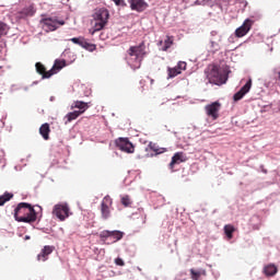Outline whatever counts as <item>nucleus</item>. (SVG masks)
I'll return each mask as SVG.
<instances>
[{
    "label": "nucleus",
    "instance_id": "nucleus-1",
    "mask_svg": "<svg viewBox=\"0 0 280 280\" xmlns=\"http://www.w3.org/2000/svg\"><path fill=\"white\" fill-rule=\"evenodd\" d=\"M14 218L16 222L31 224L36 221L37 215L31 203L21 202L14 209Z\"/></svg>",
    "mask_w": 280,
    "mask_h": 280
},
{
    "label": "nucleus",
    "instance_id": "nucleus-2",
    "mask_svg": "<svg viewBox=\"0 0 280 280\" xmlns=\"http://www.w3.org/2000/svg\"><path fill=\"white\" fill-rule=\"evenodd\" d=\"M128 52V62L133 69H140L141 62L145 56V44L144 42L140 43L138 46H131Z\"/></svg>",
    "mask_w": 280,
    "mask_h": 280
},
{
    "label": "nucleus",
    "instance_id": "nucleus-3",
    "mask_svg": "<svg viewBox=\"0 0 280 280\" xmlns=\"http://www.w3.org/2000/svg\"><path fill=\"white\" fill-rule=\"evenodd\" d=\"M206 74L211 84L220 86L226 83L229 70L228 68L220 70L217 66H209L206 70Z\"/></svg>",
    "mask_w": 280,
    "mask_h": 280
},
{
    "label": "nucleus",
    "instance_id": "nucleus-4",
    "mask_svg": "<svg viewBox=\"0 0 280 280\" xmlns=\"http://www.w3.org/2000/svg\"><path fill=\"white\" fill-rule=\"evenodd\" d=\"M109 11L106 8H98L95 10L92 18L95 20L94 32H102L108 23Z\"/></svg>",
    "mask_w": 280,
    "mask_h": 280
},
{
    "label": "nucleus",
    "instance_id": "nucleus-5",
    "mask_svg": "<svg viewBox=\"0 0 280 280\" xmlns=\"http://www.w3.org/2000/svg\"><path fill=\"white\" fill-rule=\"evenodd\" d=\"M52 215H55L61 222L69 219L72 215L69 203H56L52 208Z\"/></svg>",
    "mask_w": 280,
    "mask_h": 280
},
{
    "label": "nucleus",
    "instance_id": "nucleus-6",
    "mask_svg": "<svg viewBox=\"0 0 280 280\" xmlns=\"http://www.w3.org/2000/svg\"><path fill=\"white\" fill-rule=\"evenodd\" d=\"M42 27L46 32H56L60 26H63L66 22L63 20L58 21L57 18H47L40 21Z\"/></svg>",
    "mask_w": 280,
    "mask_h": 280
},
{
    "label": "nucleus",
    "instance_id": "nucleus-7",
    "mask_svg": "<svg viewBox=\"0 0 280 280\" xmlns=\"http://www.w3.org/2000/svg\"><path fill=\"white\" fill-rule=\"evenodd\" d=\"M221 103L219 101L212 102L205 107L207 116L212 119V121H217L220 117Z\"/></svg>",
    "mask_w": 280,
    "mask_h": 280
},
{
    "label": "nucleus",
    "instance_id": "nucleus-8",
    "mask_svg": "<svg viewBox=\"0 0 280 280\" xmlns=\"http://www.w3.org/2000/svg\"><path fill=\"white\" fill-rule=\"evenodd\" d=\"M113 199L110 196H105L101 203V217L104 221H107L112 215Z\"/></svg>",
    "mask_w": 280,
    "mask_h": 280
},
{
    "label": "nucleus",
    "instance_id": "nucleus-9",
    "mask_svg": "<svg viewBox=\"0 0 280 280\" xmlns=\"http://www.w3.org/2000/svg\"><path fill=\"white\" fill-rule=\"evenodd\" d=\"M254 23L255 22L252 21L250 19L245 20L244 23L242 24V26H240L238 28L235 30V32H234L235 37L242 38L246 34H248L252 31Z\"/></svg>",
    "mask_w": 280,
    "mask_h": 280
},
{
    "label": "nucleus",
    "instance_id": "nucleus-10",
    "mask_svg": "<svg viewBox=\"0 0 280 280\" xmlns=\"http://www.w3.org/2000/svg\"><path fill=\"white\" fill-rule=\"evenodd\" d=\"M116 145L121 152L135 153L136 148L127 138L116 140Z\"/></svg>",
    "mask_w": 280,
    "mask_h": 280
},
{
    "label": "nucleus",
    "instance_id": "nucleus-11",
    "mask_svg": "<svg viewBox=\"0 0 280 280\" xmlns=\"http://www.w3.org/2000/svg\"><path fill=\"white\" fill-rule=\"evenodd\" d=\"M128 2L131 11H136L137 13H142L150 7L145 0H128Z\"/></svg>",
    "mask_w": 280,
    "mask_h": 280
},
{
    "label": "nucleus",
    "instance_id": "nucleus-12",
    "mask_svg": "<svg viewBox=\"0 0 280 280\" xmlns=\"http://www.w3.org/2000/svg\"><path fill=\"white\" fill-rule=\"evenodd\" d=\"M36 72L42 75L44 79H49L54 75V70H46L45 66L42 62H36L35 65Z\"/></svg>",
    "mask_w": 280,
    "mask_h": 280
},
{
    "label": "nucleus",
    "instance_id": "nucleus-13",
    "mask_svg": "<svg viewBox=\"0 0 280 280\" xmlns=\"http://www.w3.org/2000/svg\"><path fill=\"white\" fill-rule=\"evenodd\" d=\"M252 89V80H248L247 83L240 90V92L235 93L233 96L234 102L241 101L246 93H248Z\"/></svg>",
    "mask_w": 280,
    "mask_h": 280
},
{
    "label": "nucleus",
    "instance_id": "nucleus-14",
    "mask_svg": "<svg viewBox=\"0 0 280 280\" xmlns=\"http://www.w3.org/2000/svg\"><path fill=\"white\" fill-rule=\"evenodd\" d=\"M184 162H186L185 153L184 152H177L171 159L170 168L173 170L175 165H178V164L184 163Z\"/></svg>",
    "mask_w": 280,
    "mask_h": 280
},
{
    "label": "nucleus",
    "instance_id": "nucleus-15",
    "mask_svg": "<svg viewBox=\"0 0 280 280\" xmlns=\"http://www.w3.org/2000/svg\"><path fill=\"white\" fill-rule=\"evenodd\" d=\"M55 252L54 246H44V249L40 250V253L37 255V260L38 261H46L49 257Z\"/></svg>",
    "mask_w": 280,
    "mask_h": 280
},
{
    "label": "nucleus",
    "instance_id": "nucleus-16",
    "mask_svg": "<svg viewBox=\"0 0 280 280\" xmlns=\"http://www.w3.org/2000/svg\"><path fill=\"white\" fill-rule=\"evenodd\" d=\"M89 104L86 102L82 101H74L71 105V109L78 108V113H81V115L89 109Z\"/></svg>",
    "mask_w": 280,
    "mask_h": 280
},
{
    "label": "nucleus",
    "instance_id": "nucleus-17",
    "mask_svg": "<svg viewBox=\"0 0 280 280\" xmlns=\"http://www.w3.org/2000/svg\"><path fill=\"white\" fill-rule=\"evenodd\" d=\"M277 272H279V268L275 264H268L264 267V273L266 277H273Z\"/></svg>",
    "mask_w": 280,
    "mask_h": 280
},
{
    "label": "nucleus",
    "instance_id": "nucleus-18",
    "mask_svg": "<svg viewBox=\"0 0 280 280\" xmlns=\"http://www.w3.org/2000/svg\"><path fill=\"white\" fill-rule=\"evenodd\" d=\"M35 14V8L33 4L30 7H24L20 12H19V18L23 19L25 16H33Z\"/></svg>",
    "mask_w": 280,
    "mask_h": 280
},
{
    "label": "nucleus",
    "instance_id": "nucleus-19",
    "mask_svg": "<svg viewBox=\"0 0 280 280\" xmlns=\"http://www.w3.org/2000/svg\"><path fill=\"white\" fill-rule=\"evenodd\" d=\"M65 67H66V60H63V59H56L52 68L50 69V71H52L54 75H56Z\"/></svg>",
    "mask_w": 280,
    "mask_h": 280
},
{
    "label": "nucleus",
    "instance_id": "nucleus-20",
    "mask_svg": "<svg viewBox=\"0 0 280 280\" xmlns=\"http://www.w3.org/2000/svg\"><path fill=\"white\" fill-rule=\"evenodd\" d=\"M50 127L49 124H44L39 127V135L44 140H49Z\"/></svg>",
    "mask_w": 280,
    "mask_h": 280
},
{
    "label": "nucleus",
    "instance_id": "nucleus-21",
    "mask_svg": "<svg viewBox=\"0 0 280 280\" xmlns=\"http://www.w3.org/2000/svg\"><path fill=\"white\" fill-rule=\"evenodd\" d=\"M190 275H191V279L192 280H200L201 277H206L207 276V270L206 269H190Z\"/></svg>",
    "mask_w": 280,
    "mask_h": 280
},
{
    "label": "nucleus",
    "instance_id": "nucleus-22",
    "mask_svg": "<svg viewBox=\"0 0 280 280\" xmlns=\"http://www.w3.org/2000/svg\"><path fill=\"white\" fill-rule=\"evenodd\" d=\"M235 231H236V229H235V226L232 225V224H226V225L224 226V233H225L226 238H228L229 241L233 240V237H234L233 234L235 233Z\"/></svg>",
    "mask_w": 280,
    "mask_h": 280
},
{
    "label": "nucleus",
    "instance_id": "nucleus-23",
    "mask_svg": "<svg viewBox=\"0 0 280 280\" xmlns=\"http://www.w3.org/2000/svg\"><path fill=\"white\" fill-rule=\"evenodd\" d=\"M125 236V232L120 231H112L110 238L113 240V243L120 242Z\"/></svg>",
    "mask_w": 280,
    "mask_h": 280
},
{
    "label": "nucleus",
    "instance_id": "nucleus-24",
    "mask_svg": "<svg viewBox=\"0 0 280 280\" xmlns=\"http://www.w3.org/2000/svg\"><path fill=\"white\" fill-rule=\"evenodd\" d=\"M81 112L74 110V112H69V114L66 115V118L68 122L77 120L81 116Z\"/></svg>",
    "mask_w": 280,
    "mask_h": 280
},
{
    "label": "nucleus",
    "instance_id": "nucleus-25",
    "mask_svg": "<svg viewBox=\"0 0 280 280\" xmlns=\"http://www.w3.org/2000/svg\"><path fill=\"white\" fill-rule=\"evenodd\" d=\"M120 203L122 205V207L125 208H131L132 206V200L130 198L129 195H125V196H121L120 198Z\"/></svg>",
    "mask_w": 280,
    "mask_h": 280
},
{
    "label": "nucleus",
    "instance_id": "nucleus-26",
    "mask_svg": "<svg viewBox=\"0 0 280 280\" xmlns=\"http://www.w3.org/2000/svg\"><path fill=\"white\" fill-rule=\"evenodd\" d=\"M13 194L8 191L0 196V207L4 206L8 201H10L13 198Z\"/></svg>",
    "mask_w": 280,
    "mask_h": 280
},
{
    "label": "nucleus",
    "instance_id": "nucleus-27",
    "mask_svg": "<svg viewBox=\"0 0 280 280\" xmlns=\"http://www.w3.org/2000/svg\"><path fill=\"white\" fill-rule=\"evenodd\" d=\"M81 47L85 48L90 52H93L96 49V45L89 43L86 39H83V42L81 43Z\"/></svg>",
    "mask_w": 280,
    "mask_h": 280
},
{
    "label": "nucleus",
    "instance_id": "nucleus-28",
    "mask_svg": "<svg viewBox=\"0 0 280 280\" xmlns=\"http://www.w3.org/2000/svg\"><path fill=\"white\" fill-rule=\"evenodd\" d=\"M172 45H174V37L166 36V39L164 40V47L162 48L163 51H167Z\"/></svg>",
    "mask_w": 280,
    "mask_h": 280
},
{
    "label": "nucleus",
    "instance_id": "nucleus-29",
    "mask_svg": "<svg viewBox=\"0 0 280 280\" xmlns=\"http://www.w3.org/2000/svg\"><path fill=\"white\" fill-rule=\"evenodd\" d=\"M180 73H183V71H180L177 67L175 68H167V74L168 78H175L176 75H179Z\"/></svg>",
    "mask_w": 280,
    "mask_h": 280
},
{
    "label": "nucleus",
    "instance_id": "nucleus-30",
    "mask_svg": "<svg viewBox=\"0 0 280 280\" xmlns=\"http://www.w3.org/2000/svg\"><path fill=\"white\" fill-rule=\"evenodd\" d=\"M112 232H113V231H107V230L102 231V232L100 233V238H101V241H102V242H106L108 238H110Z\"/></svg>",
    "mask_w": 280,
    "mask_h": 280
},
{
    "label": "nucleus",
    "instance_id": "nucleus-31",
    "mask_svg": "<svg viewBox=\"0 0 280 280\" xmlns=\"http://www.w3.org/2000/svg\"><path fill=\"white\" fill-rule=\"evenodd\" d=\"M8 24L0 21V38L7 34Z\"/></svg>",
    "mask_w": 280,
    "mask_h": 280
},
{
    "label": "nucleus",
    "instance_id": "nucleus-32",
    "mask_svg": "<svg viewBox=\"0 0 280 280\" xmlns=\"http://www.w3.org/2000/svg\"><path fill=\"white\" fill-rule=\"evenodd\" d=\"M83 40H84L83 37H72V38H70L71 43H73L74 45H80V47H81Z\"/></svg>",
    "mask_w": 280,
    "mask_h": 280
},
{
    "label": "nucleus",
    "instance_id": "nucleus-33",
    "mask_svg": "<svg viewBox=\"0 0 280 280\" xmlns=\"http://www.w3.org/2000/svg\"><path fill=\"white\" fill-rule=\"evenodd\" d=\"M176 68L180 71H185L187 69V63L185 61H179Z\"/></svg>",
    "mask_w": 280,
    "mask_h": 280
},
{
    "label": "nucleus",
    "instance_id": "nucleus-34",
    "mask_svg": "<svg viewBox=\"0 0 280 280\" xmlns=\"http://www.w3.org/2000/svg\"><path fill=\"white\" fill-rule=\"evenodd\" d=\"M115 264H116V266H119V267H124L126 265L125 261L120 257L115 259Z\"/></svg>",
    "mask_w": 280,
    "mask_h": 280
},
{
    "label": "nucleus",
    "instance_id": "nucleus-35",
    "mask_svg": "<svg viewBox=\"0 0 280 280\" xmlns=\"http://www.w3.org/2000/svg\"><path fill=\"white\" fill-rule=\"evenodd\" d=\"M117 7H126L125 0H113Z\"/></svg>",
    "mask_w": 280,
    "mask_h": 280
},
{
    "label": "nucleus",
    "instance_id": "nucleus-36",
    "mask_svg": "<svg viewBox=\"0 0 280 280\" xmlns=\"http://www.w3.org/2000/svg\"><path fill=\"white\" fill-rule=\"evenodd\" d=\"M151 149L153 152H155V154H161V153L165 152V149H163V148L156 149V148L151 147Z\"/></svg>",
    "mask_w": 280,
    "mask_h": 280
},
{
    "label": "nucleus",
    "instance_id": "nucleus-37",
    "mask_svg": "<svg viewBox=\"0 0 280 280\" xmlns=\"http://www.w3.org/2000/svg\"><path fill=\"white\" fill-rule=\"evenodd\" d=\"M273 72H275V74L278 75V80L280 81V70H279V68H275Z\"/></svg>",
    "mask_w": 280,
    "mask_h": 280
},
{
    "label": "nucleus",
    "instance_id": "nucleus-38",
    "mask_svg": "<svg viewBox=\"0 0 280 280\" xmlns=\"http://www.w3.org/2000/svg\"><path fill=\"white\" fill-rule=\"evenodd\" d=\"M28 240H31V236L25 235V241H28Z\"/></svg>",
    "mask_w": 280,
    "mask_h": 280
},
{
    "label": "nucleus",
    "instance_id": "nucleus-39",
    "mask_svg": "<svg viewBox=\"0 0 280 280\" xmlns=\"http://www.w3.org/2000/svg\"><path fill=\"white\" fill-rule=\"evenodd\" d=\"M154 82V80H151V83H153Z\"/></svg>",
    "mask_w": 280,
    "mask_h": 280
}]
</instances>
